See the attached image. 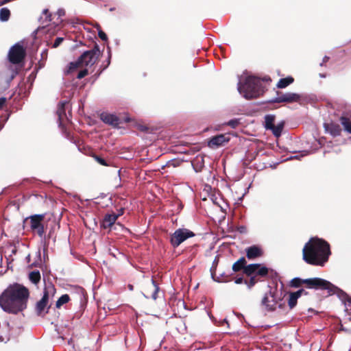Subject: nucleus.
Here are the masks:
<instances>
[{"mask_svg": "<svg viewBox=\"0 0 351 351\" xmlns=\"http://www.w3.org/2000/svg\"><path fill=\"white\" fill-rule=\"evenodd\" d=\"M275 121V116L272 114H267L265 117V128L267 130H271L272 126H274V123Z\"/></svg>", "mask_w": 351, "mask_h": 351, "instance_id": "nucleus-24", "label": "nucleus"}, {"mask_svg": "<svg viewBox=\"0 0 351 351\" xmlns=\"http://www.w3.org/2000/svg\"><path fill=\"white\" fill-rule=\"evenodd\" d=\"M10 0H4L1 4H3V3H8Z\"/></svg>", "mask_w": 351, "mask_h": 351, "instance_id": "nucleus-43", "label": "nucleus"}, {"mask_svg": "<svg viewBox=\"0 0 351 351\" xmlns=\"http://www.w3.org/2000/svg\"><path fill=\"white\" fill-rule=\"evenodd\" d=\"M293 82V78L291 77H287L285 78L280 79L278 84L277 87L279 88H284L291 84Z\"/></svg>", "mask_w": 351, "mask_h": 351, "instance_id": "nucleus-22", "label": "nucleus"}, {"mask_svg": "<svg viewBox=\"0 0 351 351\" xmlns=\"http://www.w3.org/2000/svg\"><path fill=\"white\" fill-rule=\"evenodd\" d=\"M25 56V50L21 43L15 44L9 51V60L14 64L21 62Z\"/></svg>", "mask_w": 351, "mask_h": 351, "instance_id": "nucleus-7", "label": "nucleus"}, {"mask_svg": "<svg viewBox=\"0 0 351 351\" xmlns=\"http://www.w3.org/2000/svg\"><path fill=\"white\" fill-rule=\"evenodd\" d=\"M247 257L249 259H253L254 258L261 256L262 255L261 249L256 245L248 247L246 250Z\"/></svg>", "mask_w": 351, "mask_h": 351, "instance_id": "nucleus-16", "label": "nucleus"}, {"mask_svg": "<svg viewBox=\"0 0 351 351\" xmlns=\"http://www.w3.org/2000/svg\"><path fill=\"white\" fill-rule=\"evenodd\" d=\"M303 259L308 264L324 265L330 254L329 244L320 239L312 238L304 245Z\"/></svg>", "mask_w": 351, "mask_h": 351, "instance_id": "nucleus-2", "label": "nucleus"}, {"mask_svg": "<svg viewBox=\"0 0 351 351\" xmlns=\"http://www.w3.org/2000/svg\"><path fill=\"white\" fill-rule=\"evenodd\" d=\"M237 89L246 99L256 98L262 93L261 82L254 76L243 74L239 79Z\"/></svg>", "mask_w": 351, "mask_h": 351, "instance_id": "nucleus-3", "label": "nucleus"}, {"mask_svg": "<svg viewBox=\"0 0 351 351\" xmlns=\"http://www.w3.org/2000/svg\"><path fill=\"white\" fill-rule=\"evenodd\" d=\"M300 99V95L294 93H286L279 95L276 99V102H295L298 101Z\"/></svg>", "mask_w": 351, "mask_h": 351, "instance_id": "nucleus-13", "label": "nucleus"}, {"mask_svg": "<svg viewBox=\"0 0 351 351\" xmlns=\"http://www.w3.org/2000/svg\"><path fill=\"white\" fill-rule=\"evenodd\" d=\"M247 284V286L249 287V288L252 287V286H254L256 283V280H255V276H252L251 278H250V280L249 282H246Z\"/></svg>", "mask_w": 351, "mask_h": 351, "instance_id": "nucleus-37", "label": "nucleus"}, {"mask_svg": "<svg viewBox=\"0 0 351 351\" xmlns=\"http://www.w3.org/2000/svg\"><path fill=\"white\" fill-rule=\"evenodd\" d=\"M244 272L247 276L256 274L261 276H265L268 273V269L265 266L260 264H250L245 267Z\"/></svg>", "mask_w": 351, "mask_h": 351, "instance_id": "nucleus-9", "label": "nucleus"}, {"mask_svg": "<svg viewBox=\"0 0 351 351\" xmlns=\"http://www.w3.org/2000/svg\"><path fill=\"white\" fill-rule=\"evenodd\" d=\"M230 141V138L225 134H220L213 137L208 141V147L213 149L217 148L220 146L223 145L226 143Z\"/></svg>", "mask_w": 351, "mask_h": 351, "instance_id": "nucleus-12", "label": "nucleus"}, {"mask_svg": "<svg viewBox=\"0 0 351 351\" xmlns=\"http://www.w3.org/2000/svg\"><path fill=\"white\" fill-rule=\"evenodd\" d=\"M88 74V70L86 69H82L77 74V77L82 79Z\"/></svg>", "mask_w": 351, "mask_h": 351, "instance_id": "nucleus-34", "label": "nucleus"}, {"mask_svg": "<svg viewBox=\"0 0 351 351\" xmlns=\"http://www.w3.org/2000/svg\"><path fill=\"white\" fill-rule=\"evenodd\" d=\"M118 215L116 214H108L106 215L103 220L102 226L104 228H110L113 225L118 218Z\"/></svg>", "mask_w": 351, "mask_h": 351, "instance_id": "nucleus-18", "label": "nucleus"}, {"mask_svg": "<svg viewBox=\"0 0 351 351\" xmlns=\"http://www.w3.org/2000/svg\"><path fill=\"white\" fill-rule=\"evenodd\" d=\"M284 127V123L280 122L278 123L276 125H274L270 130L272 131L274 135L276 137H278L281 135L282 131Z\"/></svg>", "mask_w": 351, "mask_h": 351, "instance_id": "nucleus-26", "label": "nucleus"}, {"mask_svg": "<svg viewBox=\"0 0 351 351\" xmlns=\"http://www.w3.org/2000/svg\"><path fill=\"white\" fill-rule=\"evenodd\" d=\"M101 121L111 125L112 126H117L119 125V119L117 116L109 114L107 112H103L100 115Z\"/></svg>", "mask_w": 351, "mask_h": 351, "instance_id": "nucleus-15", "label": "nucleus"}, {"mask_svg": "<svg viewBox=\"0 0 351 351\" xmlns=\"http://www.w3.org/2000/svg\"><path fill=\"white\" fill-rule=\"evenodd\" d=\"M69 301V296L67 294L62 295L56 302V307L60 308L64 304Z\"/></svg>", "mask_w": 351, "mask_h": 351, "instance_id": "nucleus-28", "label": "nucleus"}, {"mask_svg": "<svg viewBox=\"0 0 351 351\" xmlns=\"http://www.w3.org/2000/svg\"><path fill=\"white\" fill-rule=\"evenodd\" d=\"M10 16V11L7 8L0 9V21L2 22L8 21Z\"/></svg>", "mask_w": 351, "mask_h": 351, "instance_id": "nucleus-25", "label": "nucleus"}, {"mask_svg": "<svg viewBox=\"0 0 351 351\" xmlns=\"http://www.w3.org/2000/svg\"><path fill=\"white\" fill-rule=\"evenodd\" d=\"M262 304L268 311H273L276 309V306L278 305V300L276 298L274 293L271 291H269L265 294L262 300Z\"/></svg>", "mask_w": 351, "mask_h": 351, "instance_id": "nucleus-10", "label": "nucleus"}, {"mask_svg": "<svg viewBox=\"0 0 351 351\" xmlns=\"http://www.w3.org/2000/svg\"><path fill=\"white\" fill-rule=\"evenodd\" d=\"M243 278L240 277V278H237L234 282L236 284H241L243 282Z\"/></svg>", "mask_w": 351, "mask_h": 351, "instance_id": "nucleus-38", "label": "nucleus"}, {"mask_svg": "<svg viewBox=\"0 0 351 351\" xmlns=\"http://www.w3.org/2000/svg\"><path fill=\"white\" fill-rule=\"evenodd\" d=\"M245 263H246V261H245V258L242 257L233 264L232 269L234 271H239L243 268L245 269Z\"/></svg>", "mask_w": 351, "mask_h": 351, "instance_id": "nucleus-23", "label": "nucleus"}, {"mask_svg": "<svg viewBox=\"0 0 351 351\" xmlns=\"http://www.w3.org/2000/svg\"><path fill=\"white\" fill-rule=\"evenodd\" d=\"M99 53L100 51L97 46L90 51L84 52L77 61L69 64L66 72L70 73L77 69L93 66L96 62Z\"/></svg>", "mask_w": 351, "mask_h": 351, "instance_id": "nucleus-4", "label": "nucleus"}, {"mask_svg": "<svg viewBox=\"0 0 351 351\" xmlns=\"http://www.w3.org/2000/svg\"><path fill=\"white\" fill-rule=\"evenodd\" d=\"M147 289H150L152 294L149 295V293H147L146 294H144V296L147 298H152L154 300H156L157 298V293L159 288L154 280H152V285L147 287Z\"/></svg>", "mask_w": 351, "mask_h": 351, "instance_id": "nucleus-20", "label": "nucleus"}, {"mask_svg": "<svg viewBox=\"0 0 351 351\" xmlns=\"http://www.w3.org/2000/svg\"><path fill=\"white\" fill-rule=\"evenodd\" d=\"M346 311L348 315L350 316L349 319H351V301L348 300L347 302L345 303Z\"/></svg>", "mask_w": 351, "mask_h": 351, "instance_id": "nucleus-32", "label": "nucleus"}, {"mask_svg": "<svg viewBox=\"0 0 351 351\" xmlns=\"http://www.w3.org/2000/svg\"><path fill=\"white\" fill-rule=\"evenodd\" d=\"M55 287L52 284L46 285L42 299L36 304L38 314L41 315L45 310L49 296H53Z\"/></svg>", "mask_w": 351, "mask_h": 351, "instance_id": "nucleus-8", "label": "nucleus"}, {"mask_svg": "<svg viewBox=\"0 0 351 351\" xmlns=\"http://www.w3.org/2000/svg\"><path fill=\"white\" fill-rule=\"evenodd\" d=\"M322 77H324L325 76L324 75H320Z\"/></svg>", "mask_w": 351, "mask_h": 351, "instance_id": "nucleus-44", "label": "nucleus"}, {"mask_svg": "<svg viewBox=\"0 0 351 351\" xmlns=\"http://www.w3.org/2000/svg\"><path fill=\"white\" fill-rule=\"evenodd\" d=\"M194 235V233L188 229L180 228L171 235V243L173 247H178L186 239Z\"/></svg>", "mask_w": 351, "mask_h": 351, "instance_id": "nucleus-6", "label": "nucleus"}, {"mask_svg": "<svg viewBox=\"0 0 351 351\" xmlns=\"http://www.w3.org/2000/svg\"><path fill=\"white\" fill-rule=\"evenodd\" d=\"M303 284L308 289L327 290L329 294L339 293L340 289L329 281L320 278L304 279Z\"/></svg>", "mask_w": 351, "mask_h": 351, "instance_id": "nucleus-5", "label": "nucleus"}, {"mask_svg": "<svg viewBox=\"0 0 351 351\" xmlns=\"http://www.w3.org/2000/svg\"><path fill=\"white\" fill-rule=\"evenodd\" d=\"M95 159L96 160L97 162H98L100 165H103V166H108V165L106 163V162L105 161V160H104L103 158L99 157V156H95Z\"/></svg>", "mask_w": 351, "mask_h": 351, "instance_id": "nucleus-36", "label": "nucleus"}, {"mask_svg": "<svg viewBox=\"0 0 351 351\" xmlns=\"http://www.w3.org/2000/svg\"><path fill=\"white\" fill-rule=\"evenodd\" d=\"M340 123L345 132L351 134V119L345 116L340 118Z\"/></svg>", "mask_w": 351, "mask_h": 351, "instance_id": "nucleus-21", "label": "nucleus"}, {"mask_svg": "<svg viewBox=\"0 0 351 351\" xmlns=\"http://www.w3.org/2000/svg\"><path fill=\"white\" fill-rule=\"evenodd\" d=\"M63 40H64V38H62V37H58V38H57L55 40V41H54V43H53V45H52V47H53V48H56V47H58V46H59V45L62 43Z\"/></svg>", "mask_w": 351, "mask_h": 351, "instance_id": "nucleus-35", "label": "nucleus"}, {"mask_svg": "<svg viewBox=\"0 0 351 351\" xmlns=\"http://www.w3.org/2000/svg\"><path fill=\"white\" fill-rule=\"evenodd\" d=\"M302 281H303L302 279H300L299 278H295L292 280L291 284L293 287H300L302 284H303Z\"/></svg>", "mask_w": 351, "mask_h": 351, "instance_id": "nucleus-31", "label": "nucleus"}, {"mask_svg": "<svg viewBox=\"0 0 351 351\" xmlns=\"http://www.w3.org/2000/svg\"><path fill=\"white\" fill-rule=\"evenodd\" d=\"M51 21V14L47 9L43 10L40 18L39 22L42 25V27H45L48 25Z\"/></svg>", "mask_w": 351, "mask_h": 351, "instance_id": "nucleus-19", "label": "nucleus"}, {"mask_svg": "<svg viewBox=\"0 0 351 351\" xmlns=\"http://www.w3.org/2000/svg\"><path fill=\"white\" fill-rule=\"evenodd\" d=\"M28 289L18 284L9 286L0 295V306L9 313H17L27 306Z\"/></svg>", "mask_w": 351, "mask_h": 351, "instance_id": "nucleus-1", "label": "nucleus"}, {"mask_svg": "<svg viewBox=\"0 0 351 351\" xmlns=\"http://www.w3.org/2000/svg\"><path fill=\"white\" fill-rule=\"evenodd\" d=\"M308 154V151H302L300 154L291 156L289 158V159H298V160H299V159H300L301 157H303V156H306Z\"/></svg>", "mask_w": 351, "mask_h": 351, "instance_id": "nucleus-33", "label": "nucleus"}, {"mask_svg": "<svg viewBox=\"0 0 351 351\" xmlns=\"http://www.w3.org/2000/svg\"><path fill=\"white\" fill-rule=\"evenodd\" d=\"M324 127L326 132L332 136H337L341 134V129L337 123L333 122L324 123Z\"/></svg>", "mask_w": 351, "mask_h": 351, "instance_id": "nucleus-14", "label": "nucleus"}, {"mask_svg": "<svg viewBox=\"0 0 351 351\" xmlns=\"http://www.w3.org/2000/svg\"><path fill=\"white\" fill-rule=\"evenodd\" d=\"M97 29L98 30V36L102 40H107L108 37L106 34L101 29L100 26L99 25H97Z\"/></svg>", "mask_w": 351, "mask_h": 351, "instance_id": "nucleus-30", "label": "nucleus"}, {"mask_svg": "<svg viewBox=\"0 0 351 351\" xmlns=\"http://www.w3.org/2000/svg\"><path fill=\"white\" fill-rule=\"evenodd\" d=\"M128 288H129V289H130V291H132V290H133V286H132V285H128Z\"/></svg>", "mask_w": 351, "mask_h": 351, "instance_id": "nucleus-42", "label": "nucleus"}, {"mask_svg": "<svg viewBox=\"0 0 351 351\" xmlns=\"http://www.w3.org/2000/svg\"><path fill=\"white\" fill-rule=\"evenodd\" d=\"M328 59H329V58H328V56H325V57L324 58V59H323V62H322V63H321V64H320V65H321V66H322V65H323V64H324V62H326L328 61Z\"/></svg>", "mask_w": 351, "mask_h": 351, "instance_id": "nucleus-41", "label": "nucleus"}, {"mask_svg": "<svg viewBox=\"0 0 351 351\" xmlns=\"http://www.w3.org/2000/svg\"><path fill=\"white\" fill-rule=\"evenodd\" d=\"M237 124V121H230L228 122V125L234 127V125Z\"/></svg>", "mask_w": 351, "mask_h": 351, "instance_id": "nucleus-40", "label": "nucleus"}, {"mask_svg": "<svg viewBox=\"0 0 351 351\" xmlns=\"http://www.w3.org/2000/svg\"><path fill=\"white\" fill-rule=\"evenodd\" d=\"M303 293H305V291L304 289H300L295 292L290 293L288 304L291 308H293L296 305L298 299Z\"/></svg>", "mask_w": 351, "mask_h": 351, "instance_id": "nucleus-17", "label": "nucleus"}, {"mask_svg": "<svg viewBox=\"0 0 351 351\" xmlns=\"http://www.w3.org/2000/svg\"><path fill=\"white\" fill-rule=\"evenodd\" d=\"M57 14L59 15V16H62L64 15V11L63 10H59L57 12Z\"/></svg>", "mask_w": 351, "mask_h": 351, "instance_id": "nucleus-39", "label": "nucleus"}, {"mask_svg": "<svg viewBox=\"0 0 351 351\" xmlns=\"http://www.w3.org/2000/svg\"><path fill=\"white\" fill-rule=\"evenodd\" d=\"M66 104H67L66 102H61L59 105V108L58 110V114L60 121H62V120L63 119V115L65 114L64 107V105Z\"/></svg>", "mask_w": 351, "mask_h": 351, "instance_id": "nucleus-29", "label": "nucleus"}, {"mask_svg": "<svg viewBox=\"0 0 351 351\" xmlns=\"http://www.w3.org/2000/svg\"><path fill=\"white\" fill-rule=\"evenodd\" d=\"M43 215H40L32 216L30 218L31 228L33 230L36 231L37 234L40 237H43L44 234V228L43 225L41 224V221L43 219Z\"/></svg>", "mask_w": 351, "mask_h": 351, "instance_id": "nucleus-11", "label": "nucleus"}, {"mask_svg": "<svg viewBox=\"0 0 351 351\" xmlns=\"http://www.w3.org/2000/svg\"><path fill=\"white\" fill-rule=\"evenodd\" d=\"M29 279L32 283L37 285L40 280V272L38 271H33L30 272L29 274Z\"/></svg>", "mask_w": 351, "mask_h": 351, "instance_id": "nucleus-27", "label": "nucleus"}]
</instances>
